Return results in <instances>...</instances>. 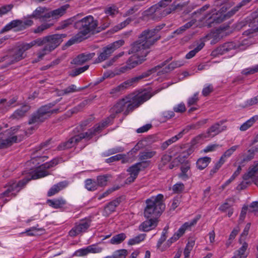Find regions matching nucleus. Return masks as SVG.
Masks as SVG:
<instances>
[{
  "mask_svg": "<svg viewBox=\"0 0 258 258\" xmlns=\"http://www.w3.org/2000/svg\"><path fill=\"white\" fill-rule=\"evenodd\" d=\"M97 22L92 16H87L74 24V27L79 30V33L69 40L66 45L71 46L84 40L85 36L94 31L97 26Z\"/></svg>",
  "mask_w": 258,
  "mask_h": 258,
  "instance_id": "f257e3e1",
  "label": "nucleus"
},
{
  "mask_svg": "<svg viewBox=\"0 0 258 258\" xmlns=\"http://www.w3.org/2000/svg\"><path fill=\"white\" fill-rule=\"evenodd\" d=\"M164 196L158 194L146 200V206L144 209V216L147 218H156L161 214L165 208L163 203Z\"/></svg>",
  "mask_w": 258,
  "mask_h": 258,
  "instance_id": "f03ea898",
  "label": "nucleus"
},
{
  "mask_svg": "<svg viewBox=\"0 0 258 258\" xmlns=\"http://www.w3.org/2000/svg\"><path fill=\"white\" fill-rule=\"evenodd\" d=\"M65 34H55L45 36L46 44L38 53L37 59L34 60L33 63L37 62L42 59L44 55L50 53L57 47L62 42V39L65 38Z\"/></svg>",
  "mask_w": 258,
  "mask_h": 258,
  "instance_id": "7ed1b4c3",
  "label": "nucleus"
},
{
  "mask_svg": "<svg viewBox=\"0 0 258 258\" xmlns=\"http://www.w3.org/2000/svg\"><path fill=\"white\" fill-rule=\"evenodd\" d=\"M99 127L100 126H94L85 133H81L73 136L68 141L61 143L57 146V150L62 151L71 148L75 146L83 139L87 141L89 140L97 134V131L99 130Z\"/></svg>",
  "mask_w": 258,
  "mask_h": 258,
  "instance_id": "20e7f679",
  "label": "nucleus"
},
{
  "mask_svg": "<svg viewBox=\"0 0 258 258\" xmlns=\"http://www.w3.org/2000/svg\"><path fill=\"white\" fill-rule=\"evenodd\" d=\"M129 101H126L122 98L119 102L114 105L110 110V115L102 122L94 125V126H100L99 130L97 131L99 133L104 127L110 124L115 117V114L119 113L125 110L124 114L127 115L128 113Z\"/></svg>",
  "mask_w": 258,
  "mask_h": 258,
  "instance_id": "39448f33",
  "label": "nucleus"
},
{
  "mask_svg": "<svg viewBox=\"0 0 258 258\" xmlns=\"http://www.w3.org/2000/svg\"><path fill=\"white\" fill-rule=\"evenodd\" d=\"M153 41L149 40L147 37L143 35L142 33L139 36V40L133 43L130 48V54H133L135 57H145L148 52L145 49H149L154 44Z\"/></svg>",
  "mask_w": 258,
  "mask_h": 258,
  "instance_id": "423d86ee",
  "label": "nucleus"
},
{
  "mask_svg": "<svg viewBox=\"0 0 258 258\" xmlns=\"http://www.w3.org/2000/svg\"><path fill=\"white\" fill-rule=\"evenodd\" d=\"M54 103H49L40 107L36 112L33 113L29 119L28 123L31 124H39L43 122L49 117L51 114L56 113L58 109H51Z\"/></svg>",
  "mask_w": 258,
  "mask_h": 258,
  "instance_id": "0eeeda50",
  "label": "nucleus"
},
{
  "mask_svg": "<svg viewBox=\"0 0 258 258\" xmlns=\"http://www.w3.org/2000/svg\"><path fill=\"white\" fill-rule=\"evenodd\" d=\"M27 183V180L22 179L19 181L18 182L14 181H11L8 182L5 186V188H6L5 191L0 194V199H3L10 197H16L17 194L19 192Z\"/></svg>",
  "mask_w": 258,
  "mask_h": 258,
  "instance_id": "6e6552de",
  "label": "nucleus"
},
{
  "mask_svg": "<svg viewBox=\"0 0 258 258\" xmlns=\"http://www.w3.org/2000/svg\"><path fill=\"white\" fill-rule=\"evenodd\" d=\"M225 120H220L210 127L206 133H202L196 137V140L200 141L207 138H213L220 133L226 130L227 126L224 125Z\"/></svg>",
  "mask_w": 258,
  "mask_h": 258,
  "instance_id": "1a4fd4ad",
  "label": "nucleus"
},
{
  "mask_svg": "<svg viewBox=\"0 0 258 258\" xmlns=\"http://www.w3.org/2000/svg\"><path fill=\"white\" fill-rule=\"evenodd\" d=\"M123 43V40H119L104 47L102 48V52L96 59L95 63H99L106 60L116 49L122 46Z\"/></svg>",
  "mask_w": 258,
  "mask_h": 258,
  "instance_id": "9d476101",
  "label": "nucleus"
},
{
  "mask_svg": "<svg viewBox=\"0 0 258 258\" xmlns=\"http://www.w3.org/2000/svg\"><path fill=\"white\" fill-rule=\"evenodd\" d=\"M227 8H225L224 6L221 9L220 12H217L215 9L212 10L211 11V14H207L205 16L204 19H207L208 20H210V23H221L226 19L230 18L228 17L227 16L228 12L226 14H224Z\"/></svg>",
  "mask_w": 258,
  "mask_h": 258,
  "instance_id": "9b49d317",
  "label": "nucleus"
},
{
  "mask_svg": "<svg viewBox=\"0 0 258 258\" xmlns=\"http://www.w3.org/2000/svg\"><path fill=\"white\" fill-rule=\"evenodd\" d=\"M239 26L241 27L245 26L248 25L249 27H251L252 29L245 31L244 32V34L246 35H249L250 34H252L254 32L258 31V15L255 18L252 17V14L247 17L244 19V20L240 22L239 23Z\"/></svg>",
  "mask_w": 258,
  "mask_h": 258,
  "instance_id": "f8f14e48",
  "label": "nucleus"
},
{
  "mask_svg": "<svg viewBox=\"0 0 258 258\" xmlns=\"http://www.w3.org/2000/svg\"><path fill=\"white\" fill-rule=\"evenodd\" d=\"M91 221L89 219L81 220L76 223L75 226L70 231L69 235L72 237H75L81 233L85 232L90 227Z\"/></svg>",
  "mask_w": 258,
  "mask_h": 258,
  "instance_id": "ddd939ff",
  "label": "nucleus"
},
{
  "mask_svg": "<svg viewBox=\"0 0 258 258\" xmlns=\"http://www.w3.org/2000/svg\"><path fill=\"white\" fill-rule=\"evenodd\" d=\"M150 161H140L130 167V182L134 181L139 172L147 168Z\"/></svg>",
  "mask_w": 258,
  "mask_h": 258,
  "instance_id": "4468645a",
  "label": "nucleus"
},
{
  "mask_svg": "<svg viewBox=\"0 0 258 258\" xmlns=\"http://www.w3.org/2000/svg\"><path fill=\"white\" fill-rule=\"evenodd\" d=\"M169 62L168 60H166L163 63H162L161 64L158 65L149 70H148L147 72L143 73L142 75L132 78L131 79H130V84L136 83L140 81L141 80H142L143 78H146L149 77L150 75H151L152 74L154 73L159 70H160L163 67H164L165 65L167 63Z\"/></svg>",
  "mask_w": 258,
  "mask_h": 258,
  "instance_id": "2eb2a0df",
  "label": "nucleus"
},
{
  "mask_svg": "<svg viewBox=\"0 0 258 258\" xmlns=\"http://www.w3.org/2000/svg\"><path fill=\"white\" fill-rule=\"evenodd\" d=\"M164 25L157 26L155 28L152 29H146L142 33L143 35L145 36L150 41H153V44H154L158 40L160 39V36H156V34L161 30Z\"/></svg>",
  "mask_w": 258,
  "mask_h": 258,
  "instance_id": "dca6fc26",
  "label": "nucleus"
},
{
  "mask_svg": "<svg viewBox=\"0 0 258 258\" xmlns=\"http://www.w3.org/2000/svg\"><path fill=\"white\" fill-rule=\"evenodd\" d=\"M236 48V45L232 42L224 43L223 45L218 47L216 49L213 51L212 55L216 56L217 54L222 55L228 51Z\"/></svg>",
  "mask_w": 258,
  "mask_h": 258,
  "instance_id": "f3484780",
  "label": "nucleus"
},
{
  "mask_svg": "<svg viewBox=\"0 0 258 258\" xmlns=\"http://www.w3.org/2000/svg\"><path fill=\"white\" fill-rule=\"evenodd\" d=\"M158 220L156 218H151L143 222L139 227L140 231H149L154 229L157 225Z\"/></svg>",
  "mask_w": 258,
  "mask_h": 258,
  "instance_id": "a211bd4d",
  "label": "nucleus"
},
{
  "mask_svg": "<svg viewBox=\"0 0 258 258\" xmlns=\"http://www.w3.org/2000/svg\"><path fill=\"white\" fill-rule=\"evenodd\" d=\"M239 242L241 244V246L234 252V256H235L236 258H246L248 255L246 250L248 248V244L245 241H242L241 238H239Z\"/></svg>",
  "mask_w": 258,
  "mask_h": 258,
  "instance_id": "6ab92c4d",
  "label": "nucleus"
},
{
  "mask_svg": "<svg viewBox=\"0 0 258 258\" xmlns=\"http://www.w3.org/2000/svg\"><path fill=\"white\" fill-rule=\"evenodd\" d=\"M69 185V182L67 180L60 181L54 185H53L48 191L47 196L48 197H51L59 191L65 188Z\"/></svg>",
  "mask_w": 258,
  "mask_h": 258,
  "instance_id": "aec40b11",
  "label": "nucleus"
},
{
  "mask_svg": "<svg viewBox=\"0 0 258 258\" xmlns=\"http://www.w3.org/2000/svg\"><path fill=\"white\" fill-rule=\"evenodd\" d=\"M183 60H175L171 62L168 66L163 68L161 71H158V75L166 74L173 71L174 69L179 68L184 64Z\"/></svg>",
  "mask_w": 258,
  "mask_h": 258,
  "instance_id": "412c9836",
  "label": "nucleus"
},
{
  "mask_svg": "<svg viewBox=\"0 0 258 258\" xmlns=\"http://www.w3.org/2000/svg\"><path fill=\"white\" fill-rule=\"evenodd\" d=\"M95 55V53L94 52L86 54L84 53L81 54L75 58L72 63L76 65H82L85 62L91 59Z\"/></svg>",
  "mask_w": 258,
  "mask_h": 258,
  "instance_id": "4be33fe9",
  "label": "nucleus"
},
{
  "mask_svg": "<svg viewBox=\"0 0 258 258\" xmlns=\"http://www.w3.org/2000/svg\"><path fill=\"white\" fill-rule=\"evenodd\" d=\"M200 216H197L196 218L192 219L191 221L187 222L184 223L177 230L176 232L175 233L177 236H179L180 238L183 234L184 233L186 229L190 227L195 225L198 221L199 220Z\"/></svg>",
  "mask_w": 258,
  "mask_h": 258,
  "instance_id": "5701e85b",
  "label": "nucleus"
},
{
  "mask_svg": "<svg viewBox=\"0 0 258 258\" xmlns=\"http://www.w3.org/2000/svg\"><path fill=\"white\" fill-rule=\"evenodd\" d=\"M31 107L27 104H25L20 108L17 109L12 114V117L14 119H19L23 118L30 110Z\"/></svg>",
  "mask_w": 258,
  "mask_h": 258,
  "instance_id": "b1692460",
  "label": "nucleus"
},
{
  "mask_svg": "<svg viewBox=\"0 0 258 258\" xmlns=\"http://www.w3.org/2000/svg\"><path fill=\"white\" fill-rule=\"evenodd\" d=\"M21 139L18 140V136H13L6 139H0V149L7 148L11 146L14 143L20 141Z\"/></svg>",
  "mask_w": 258,
  "mask_h": 258,
  "instance_id": "393cba45",
  "label": "nucleus"
},
{
  "mask_svg": "<svg viewBox=\"0 0 258 258\" xmlns=\"http://www.w3.org/2000/svg\"><path fill=\"white\" fill-rule=\"evenodd\" d=\"M185 130H183L181 131L180 133H179L177 135L172 137L170 139H169L168 140H166V141L162 143L161 148L162 150H165L168 148V147L171 144H173V143H175L177 140H178L179 139L182 138L183 135L185 134Z\"/></svg>",
  "mask_w": 258,
  "mask_h": 258,
  "instance_id": "a878e982",
  "label": "nucleus"
},
{
  "mask_svg": "<svg viewBox=\"0 0 258 258\" xmlns=\"http://www.w3.org/2000/svg\"><path fill=\"white\" fill-rule=\"evenodd\" d=\"M168 228L169 227L168 226H166L164 228L161 237L159 239L157 243V248L160 249L161 251H164L167 248V247H166V243L163 246H162V244L167 237Z\"/></svg>",
  "mask_w": 258,
  "mask_h": 258,
  "instance_id": "bb28decb",
  "label": "nucleus"
},
{
  "mask_svg": "<svg viewBox=\"0 0 258 258\" xmlns=\"http://www.w3.org/2000/svg\"><path fill=\"white\" fill-rule=\"evenodd\" d=\"M47 203L49 206L54 209H59L62 208L67 204V202L62 198H59L53 200H48Z\"/></svg>",
  "mask_w": 258,
  "mask_h": 258,
  "instance_id": "cd10ccee",
  "label": "nucleus"
},
{
  "mask_svg": "<svg viewBox=\"0 0 258 258\" xmlns=\"http://www.w3.org/2000/svg\"><path fill=\"white\" fill-rule=\"evenodd\" d=\"M120 203V198H117L116 199L109 203L104 208V213L106 215H109L112 212H114L116 207L119 205Z\"/></svg>",
  "mask_w": 258,
  "mask_h": 258,
  "instance_id": "c85d7f7f",
  "label": "nucleus"
},
{
  "mask_svg": "<svg viewBox=\"0 0 258 258\" xmlns=\"http://www.w3.org/2000/svg\"><path fill=\"white\" fill-rule=\"evenodd\" d=\"M258 173V161L254 163L252 167H250L248 172L243 176L244 180H247L252 178Z\"/></svg>",
  "mask_w": 258,
  "mask_h": 258,
  "instance_id": "c756f323",
  "label": "nucleus"
},
{
  "mask_svg": "<svg viewBox=\"0 0 258 258\" xmlns=\"http://www.w3.org/2000/svg\"><path fill=\"white\" fill-rule=\"evenodd\" d=\"M252 0H242L240 3L237 4L232 9L229 11L227 16L228 17H231L234 15L237 12H238L240 9L244 6L248 5Z\"/></svg>",
  "mask_w": 258,
  "mask_h": 258,
  "instance_id": "7c9ffc66",
  "label": "nucleus"
},
{
  "mask_svg": "<svg viewBox=\"0 0 258 258\" xmlns=\"http://www.w3.org/2000/svg\"><path fill=\"white\" fill-rule=\"evenodd\" d=\"M129 87V81H126L120 84L118 86L112 89L110 91V94L118 95L119 93H122L128 89Z\"/></svg>",
  "mask_w": 258,
  "mask_h": 258,
  "instance_id": "2f4dec72",
  "label": "nucleus"
},
{
  "mask_svg": "<svg viewBox=\"0 0 258 258\" xmlns=\"http://www.w3.org/2000/svg\"><path fill=\"white\" fill-rule=\"evenodd\" d=\"M150 98H130V110L138 107L141 104L147 101Z\"/></svg>",
  "mask_w": 258,
  "mask_h": 258,
  "instance_id": "473e14b6",
  "label": "nucleus"
},
{
  "mask_svg": "<svg viewBox=\"0 0 258 258\" xmlns=\"http://www.w3.org/2000/svg\"><path fill=\"white\" fill-rule=\"evenodd\" d=\"M49 174V172L45 170L38 169L35 172V173H34L33 175L30 176V177L25 178L22 180H27L28 182L30 180L32 179H36L38 178L44 177Z\"/></svg>",
  "mask_w": 258,
  "mask_h": 258,
  "instance_id": "72a5a7b5",
  "label": "nucleus"
},
{
  "mask_svg": "<svg viewBox=\"0 0 258 258\" xmlns=\"http://www.w3.org/2000/svg\"><path fill=\"white\" fill-rule=\"evenodd\" d=\"M126 238V236L123 233L115 234L109 240V243L113 245L119 244L122 243Z\"/></svg>",
  "mask_w": 258,
  "mask_h": 258,
  "instance_id": "f704fd0d",
  "label": "nucleus"
},
{
  "mask_svg": "<svg viewBox=\"0 0 258 258\" xmlns=\"http://www.w3.org/2000/svg\"><path fill=\"white\" fill-rule=\"evenodd\" d=\"M47 9L45 7H38L33 13V14L28 16L29 18H35L36 19L41 20L43 15L47 11Z\"/></svg>",
  "mask_w": 258,
  "mask_h": 258,
  "instance_id": "c9c22d12",
  "label": "nucleus"
},
{
  "mask_svg": "<svg viewBox=\"0 0 258 258\" xmlns=\"http://www.w3.org/2000/svg\"><path fill=\"white\" fill-rule=\"evenodd\" d=\"M156 154L154 151L146 150L140 153L139 158L141 161H148L147 160L152 158Z\"/></svg>",
  "mask_w": 258,
  "mask_h": 258,
  "instance_id": "e433bc0d",
  "label": "nucleus"
},
{
  "mask_svg": "<svg viewBox=\"0 0 258 258\" xmlns=\"http://www.w3.org/2000/svg\"><path fill=\"white\" fill-rule=\"evenodd\" d=\"M258 119V115H254L244 122L239 127L241 131H245L250 127Z\"/></svg>",
  "mask_w": 258,
  "mask_h": 258,
  "instance_id": "4c0bfd02",
  "label": "nucleus"
},
{
  "mask_svg": "<svg viewBox=\"0 0 258 258\" xmlns=\"http://www.w3.org/2000/svg\"><path fill=\"white\" fill-rule=\"evenodd\" d=\"M211 159L208 157L199 158L197 161V166L200 170H203L207 167L211 162Z\"/></svg>",
  "mask_w": 258,
  "mask_h": 258,
  "instance_id": "58836bf2",
  "label": "nucleus"
},
{
  "mask_svg": "<svg viewBox=\"0 0 258 258\" xmlns=\"http://www.w3.org/2000/svg\"><path fill=\"white\" fill-rule=\"evenodd\" d=\"M208 121V119L205 118L201 119L196 123H192L187 126V129L185 130V133H187L188 130H197L201 128Z\"/></svg>",
  "mask_w": 258,
  "mask_h": 258,
  "instance_id": "ea45409f",
  "label": "nucleus"
},
{
  "mask_svg": "<svg viewBox=\"0 0 258 258\" xmlns=\"http://www.w3.org/2000/svg\"><path fill=\"white\" fill-rule=\"evenodd\" d=\"M23 25V22L20 20H16L12 21L10 24L7 25L3 29V31H7L12 28L17 27H20V29L22 30V26Z\"/></svg>",
  "mask_w": 258,
  "mask_h": 258,
  "instance_id": "a19ab883",
  "label": "nucleus"
},
{
  "mask_svg": "<svg viewBox=\"0 0 258 258\" xmlns=\"http://www.w3.org/2000/svg\"><path fill=\"white\" fill-rule=\"evenodd\" d=\"M174 112L171 110L164 111L160 114V121L162 122H165L174 116Z\"/></svg>",
  "mask_w": 258,
  "mask_h": 258,
  "instance_id": "79ce46f5",
  "label": "nucleus"
},
{
  "mask_svg": "<svg viewBox=\"0 0 258 258\" xmlns=\"http://www.w3.org/2000/svg\"><path fill=\"white\" fill-rule=\"evenodd\" d=\"M110 177L111 176L109 174H105L98 176L96 179L97 186H105L107 185L108 180Z\"/></svg>",
  "mask_w": 258,
  "mask_h": 258,
  "instance_id": "37998d69",
  "label": "nucleus"
},
{
  "mask_svg": "<svg viewBox=\"0 0 258 258\" xmlns=\"http://www.w3.org/2000/svg\"><path fill=\"white\" fill-rule=\"evenodd\" d=\"M145 60V57H135L134 55H132L130 57V69L141 64Z\"/></svg>",
  "mask_w": 258,
  "mask_h": 258,
  "instance_id": "c03bdc74",
  "label": "nucleus"
},
{
  "mask_svg": "<svg viewBox=\"0 0 258 258\" xmlns=\"http://www.w3.org/2000/svg\"><path fill=\"white\" fill-rule=\"evenodd\" d=\"M196 21L195 20H192L191 21L186 23L183 26L180 27L179 28L174 31L173 34L180 35L183 33L186 29L191 27L195 23Z\"/></svg>",
  "mask_w": 258,
  "mask_h": 258,
  "instance_id": "a18cd8bd",
  "label": "nucleus"
},
{
  "mask_svg": "<svg viewBox=\"0 0 258 258\" xmlns=\"http://www.w3.org/2000/svg\"><path fill=\"white\" fill-rule=\"evenodd\" d=\"M11 55L14 63H16L25 58L26 54L23 53L18 48H17V49L11 54Z\"/></svg>",
  "mask_w": 258,
  "mask_h": 258,
  "instance_id": "49530a36",
  "label": "nucleus"
},
{
  "mask_svg": "<svg viewBox=\"0 0 258 258\" xmlns=\"http://www.w3.org/2000/svg\"><path fill=\"white\" fill-rule=\"evenodd\" d=\"M189 169L190 166L187 164L182 165L180 167L181 173L179 174V177L183 180L187 179L189 177L187 172Z\"/></svg>",
  "mask_w": 258,
  "mask_h": 258,
  "instance_id": "de8ad7c7",
  "label": "nucleus"
},
{
  "mask_svg": "<svg viewBox=\"0 0 258 258\" xmlns=\"http://www.w3.org/2000/svg\"><path fill=\"white\" fill-rule=\"evenodd\" d=\"M61 161V159L60 158H55L51 160L49 162H46L40 166V168L45 169H49L57 165L59 162Z\"/></svg>",
  "mask_w": 258,
  "mask_h": 258,
  "instance_id": "09e8293b",
  "label": "nucleus"
},
{
  "mask_svg": "<svg viewBox=\"0 0 258 258\" xmlns=\"http://www.w3.org/2000/svg\"><path fill=\"white\" fill-rule=\"evenodd\" d=\"M85 187L88 190L94 191L97 189L98 186L95 180L89 178L85 180Z\"/></svg>",
  "mask_w": 258,
  "mask_h": 258,
  "instance_id": "8fccbe9b",
  "label": "nucleus"
},
{
  "mask_svg": "<svg viewBox=\"0 0 258 258\" xmlns=\"http://www.w3.org/2000/svg\"><path fill=\"white\" fill-rule=\"evenodd\" d=\"M69 5H66L61 7L60 8L51 11L53 17L55 18H58L62 16L65 14L67 9L68 8Z\"/></svg>",
  "mask_w": 258,
  "mask_h": 258,
  "instance_id": "3c124183",
  "label": "nucleus"
},
{
  "mask_svg": "<svg viewBox=\"0 0 258 258\" xmlns=\"http://www.w3.org/2000/svg\"><path fill=\"white\" fill-rule=\"evenodd\" d=\"M193 152V150L191 148H188L185 151L181 153L177 158L178 161L182 163L184 161V159L187 158Z\"/></svg>",
  "mask_w": 258,
  "mask_h": 258,
  "instance_id": "603ef678",
  "label": "nucleus"
},
{
  "mask_svg": "<svg viewBox=\"0 0 258 258\" xmlns=\"http://www.w3.org/2000/svg\"><path fill=\"white\" fill-rule=\"evenodd\" d=\"M186 6V4L185 3L176 4L175 2L170 6L169 11L166 12V14H169L172 12L175 11H180Z\"/></svg>",
  "mask_w": 258,
  "mask_h": 258,
  "instance_id": "864d4df0",
  "label": "nucleus"
},
{
  "mask_svg": "<svg viewBox=\"0 0 258 258\" xmlns=\"http://www.w3.org/2000/svg\"><path fill=\"white\" fill-rule=\"evenodd\" d=\"M155 94L151 92L150 88H147L141 91H139L138 93L133 97H152Z\"/></svg>",
  "mask_w": 258,
  "mask_h": 258,
  "instance_id": "5fc2aeb1",
  "label": "nucleus"
},
{
  "mask_svg": "<svg viewBox=\"0 0 258 258\" xmlns=\"http://www.w3.org/2000/svg\"><path fill=\"white\" fill-rule=\"evenodd\" d=\"M205 45V43L204 42H201L200 44L197 46L196 48H195L194 50L189 51L185 56V58L187 59H190L194 57L196 54L200 50H201Z\"/></svg>",
  "mask_w": 258,
  "mask_h": 258,
  "instance_id": "6e6d98bb",
  "label": "nucleus"
},
{
  "mask_svg": "<svg viewBox=\"0 0 258 258\" xmlns=\"http://www.w3.org/2000/svg\"><path fill=\"white\" fill-rule=\"evenodd\" d=\"M5 62L6 64L2 67V68H6L11 64H14V61L12 59L11 54L6 55L0 58V62Z\"/></svg>",
  "mask_w": 258,
  "mask_h": 258,
  "instance_id": "4d7b16f0",
  "label": "nucleus"
},
{
  "mask_svg": "<svg viewBox=\"0 0 258 258\" xmlns=\"http://www.w3.org/2000/svg\"><path fill=\"white\" fill-rule=\"evenodd\" d=\"M239 148L238 145H234L232 146L230 148L227 149L221 156L223 159H225L230 157L233 153Z\"/></svg>",
  "mask_w": 258,
  "mask_h": 258,
  "instance_id": "13d9d810",
  "label": "nucleus"
},
{
  "mask_svg": "<svg viewBox=\"0 0 258 258\" xmlns=\"http://www.w3.org/2000/svg\"><path fill=\"white\" fill-rule=\"evenodd\" d=\"M171 156L169 155H164L162 156L161 162L159 165L160 169H164L165 166L170 162L171 160Z\"/></svg>",
  "mask_w": 258,
  "mask_h": 258,
  "instance_id": "bf43d9fd",
  "label": "nucleus"
},
{
  "mask_svg": "<svg viewBox=\"0 0 258 258\" xmlns=\"http://www.w3.org/2000/svg\"><path fill=\"white\" fill-rule=\"evenodd\" d=\"M120 188L119 185H114L112 187L108 188L103 194L100 195L98 198V200H100L102 199L107 197L109 195L111 194L112 192Z\"/></svg>",
  "mask_w": 258,
  "mask_h": 258,
  "instance_id": "052dcab7",
  "label": "nucleus"
},
{
  "mask_svg": "<svg viewBox=\"0 0 258 258\" xmlns=\"http://www.w3.org/2000/svg\"><path fill=\"white\" fill-rule=\"evenodd\" d=\"M146 237V234L144 233L140 234L135 236L130 239V245L136 244L140 243L145 239Z\"/></svg>",
  "mask_w": 258,
  "mask_h": 258,
  "instance_id": "680f3d73",
  "label": "nucleus"
},
{
  "mask_svg": "<svg viewBox=\"0 0 258 258\" xmlns=\"http://www.w3.org/2000/svg\"><path fill=\"white\" fill-rule=\"evenodd\" d=\"M248 154L244 157L242 160L239 163L240 165H241L242 166H244V163L245 162H247L251 160H252L254 158V152L252 150H249L248 151Z\"/></svg>",
  "mask_w": 258,
  "mask_h": 258,
  "instance_id": "e2e57ef3",
  "label": "nucleus"
},
{
  "mask_svg": "<svg viewBox=\"0 0 258 258\" xmlns=\"http://www.w3.org/2000/svg\"><path fill=\"white\" fill-rule=\"evenodd\" d=\"M105 13L107 15L114 16L118 13V9L115 5L107 7L105 9Z\"/></svg>",
  "mask_w": 258,
  "mask_h": 258,
  "instance_id": "0e129e2a",
  "label": "nucleus"
},
{
  "mask_svg": "<svg viewBox=\"0 0 258 258\" xmlns=\"http://www.w3.org/2000/svg\"><path fill=\"white\" fill-rule=\"evenodd\" d=\"M127 254V250L124 249L116 250L113 253L114 258H125Z\"/></svg>",
  "mask_w": 258,
  "mask_h": 258,
  "instance_id": "69168bd1",
  "label": "nucleus"
},
{
  "mask_svg": "<svg viewBox=\"0 0 258 258\" xmlns=\"http://www.w3.org/2000/svg\"><path fill=\"white\" fill-rule=\"evenodd\" d=\"M53 25L52 23H45L42 24L40 26H38L36 29H34L33 32L35 33H42L45 30L48 29Z\"/></svg>",
  "mask_w": 258,
  "mask_h": 258,
  "instance_id": "338daca9",
  "label": "nucleus"
},
{
  "mask_svg": "<svg viewBox=\"0 0 258 258\" xmlns=\"http://www.w3.org/2000/svg\"><path fill=\"white\" fill-rule=\"evenodd\" d=\"M184 185L181 182H178L174 184L172 187V191L174 193H180L184 189Z\"/></svg>",
  "mask_w": 258,
  "mask_h": 258,
  "instance_id": "774afa93",
  "label": "nucleus"
}]
</instances>
